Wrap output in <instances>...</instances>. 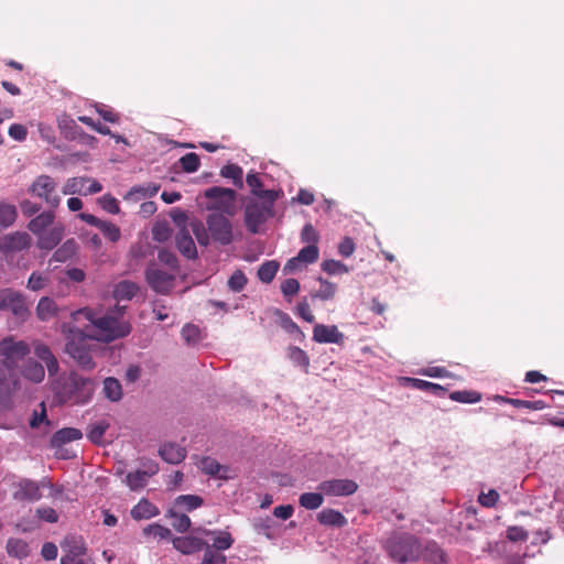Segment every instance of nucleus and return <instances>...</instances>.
Returning a JSON list of instances; mask_svg holds the SVG:
<instances>
[{
	"label": "nucleus",
	"instance_id": "c85d7f7f",
	"mask_svg": "<svg viewBox=\"0 0 564 564\" xmlns=\"http://www.w3.org/2000/svg\"><path fill=\"white\" fill-rule=\"evenodd\" d=\"M203 498L197 495H181L175 499L174 508H177L180 511L191 512L203 506Z\"/></svg>",
	"mask_w": 564,
	"mask_h": 564
},
{
	"label": "nucleus",
	"instance_id": "5701e85b",
	"mask_svg": "<svg viewBox=\"0 0 564 564\" xmlns=\"http://www.w3.org/2000/svg\"><path fill=\"white\" fill-rule=\"evenodd\" d=\"M34 354L39 359L45 362L50 376H55L58 372V361L47 345L36 343Z\"/></svg>",
	"mask_w": 564,
	"mask_h": 564
},
{
	"label": "nucleus",
	"instance_id": "2eb2a0df",
	"mask_svg": "<svg viewBox=\"0 0 564 564\" xmlns=\"http://www.w3.org/2000/svg\"><path fill=\"white\" fill-rule=\"evenodd\" d=\"M143 467L142 470L138 469L127 474L124 482L131 490L142 489L148 484V479L159 471V466L154 462L144 463Z\"/></svg>",
	"mask_w": 564,
	"mask_h": 564
},
{
	"label": "nucleus",
	"instance_id": "423d86ee",
	"mask_svg": "<svg viewBox=\"0 0 564 564\" xmlns=\"http://www.w3.org/2000/svg\"><path fill=\"white\" fill-rule=\"evenodd\" d=\"M61 545L64 552L61 564H95L93 558L87 555V549L82 538L66 536Z\"/></svg>",
	"mask_w": 564,
	"mask_h": 564
},
{
	"label": "nucleus",
	"instance_id": "bb28decb",
	"mask_svg": "<svg viewBox=\"0 0 564 564\" xmlns=\"http://www.w3.org/2000/svg\"><path fill=\"white\" fill-rule=\"evenodd\" d=\"M54 218L53 212L41 213L30 220L28 228L31 232L39 236L54 223Z\"/></svg>",
	"mask_w": 564,
	"mask_h": 564
},
{
	"label": "nucleus",
	"instance_id": "6ab92c4d",
	"mask_svg": "<svg viewBox=\"0 0 564 564\" xmlns=\"http://www.w3.org/2000/svg\"><path fill=\"white\" fill-rule=\"evenodd\" d=\"M63 235L64 227L62 225H55L50 230L43 231L37 236V247L43 250H52L59 243Z\"/></svg>",
	"mask_w": 564,
	"mask_h": 564
},
{
	"label": "nucleus",
	"instance_id": "37998d69",
	"mask_svg": "<svg viewBox=\"0 0 564 564\" xmlns=\"http://www.w3.org/2000/svg\"><path fill=\"white\" fill-rule=\"evenodd\" d=\"M22 373L26 379H29L33 382H36V383L41 382L45 376L43 366L34 360H30L26 364Z\"/></svg>",
	"mask_w": 564,
	"mask_h": 564
},
{
	"label": "nucleus",
	"instance_id": "de8ad7c7",
	"mask_svg": "<svg viewBox=\"0 0 564 564\" xmlns=\"http://www.w3.org/2000/svg\"><path fill=\"white\" fill-rule=\"evenodd\" d=\"M87 182H90L89 177L69 178L63 188V194H65V195H68V194L85 195V185L87 184Z\"/></svg>",
	"mask_w": 564,
	"mask_h": 564
},
{
	"label": "nucleus",
	"instance_id": "ddd939ff",
	"mask_svg": "<svg viewBox=\"0 0 564 564\" xmlns=\"http://www.w3.org/2000/svg\"><path fill=\"white\" fill-rule=\"evenodd\" d=\"M0 310L9 311L17 316H24L28 312L24 297L12 289L0 290Z\"/></svg>",
	"mask_w": 564,
	"mask_h": 564
},
{
	"label": "nucleus",
	"instance_id": "5fc2aeb1",
	"mask_svg": "<svg viewBox=\"0 0 564 564\" xmlns=\"http://www.w3.org/2000/svg\"><path fill=\"white\" fill-rule=\"evenodd\" d=\"M189 227L199 245L207 246L209 243V231L206 230L202 221L193 220L189 223Z\"/></svg>",
	"mask_w": 564,
	"mask_h": 564
},
{
	"label": "nucleus",
	"instance_id": "09e8293b",
	"mask_svg": "<svg viewBox=\"0 0 564 564\" xmlns=\"http://www.w3.org/2000/svg\"><path fill=\"white\" fill-rule=\"evenodd\" d=\"M159 189H160L159 184L149 183L143 186L132 187L128 193V197H135L137 199L152 197V196L156 195Z\"/></svg>",
	"mask_w": 564,
	"mask_h": 564
},
{
	"label": "nucleus",
	"instance_id": "79ce46f5",
	"mask_svg": "<svg viewBox=\"0 0 564 564\" xmlns=\"http://www.w3.org/2000/svg\"><path fill=\"white\" fill-rule=\"evenodd\" d=\"M6 547L10 556L23 558L29 555V545L25 541L21 539H9Z\"/></svg>",
	"mask_w": 564,
	"mask_h": 564
},
{
	"label": "nucleus",
	"instance_id": "a211bd4d",
	"mask_svg": "<svg viewBox=\"0 0 564 564\" xmlns=\"http://www.w3.org/2000/svg\"><path fill=\"white\" fill-rule=\"evenodd\" d=\"M78 217L86 224L97 227L111 242H116L120 239V229L113 223L101 220L98 217L87 213H80Z\"/></svg>",
	"mask_w": 564,
	"mask_h": 564
},
{
	"label": "nucleus",
	"instance_id": "680f3d73",
	"mask_svg": "<svg viewBox=\"0 0 564 564\" xmlns=\"http://www.w3.org/2000/svg\"><path fill=\"white\" fill-rule=\"evenodd\" d=\"M318 238H319V236L312 224H306L303 227L302 232H301V240L303 242L317 246Z\"/></svg>",
	"mask_w": 564,
	"mask_h": 564
},
{
	"label": "nucleus",
	"instance_id": "4c0bfd02",
	"mask_svg": "<svg viewBox=\"0 0 564 564\" xmlns=\"http://www.w3.org/2000/svg\"><path fill=\"white\" fill-rule=\"evenodd\" d=\"M18 217L17 207L13 204L0 203V227L8 228L14 224Z\"/></svg>",
	"mask_w": 564,
	"mask_h": 564
},
{
	"label": "nucleus",
	"instance_id": "49530a36",
	"mask_svg": "<svg viewBox=\"0 0 564 564\" xmlns=\"http://www.w3.org/2000/svg\"><path fill=\"white\" fill-rule=\"evenodd\" d=\"M167 517L172 519L171 524L177 532H186L191 527V519L183 512L172 509L169 511Z\"/></svg>",
	"mask_w": 564,
	"mask_h": 564
},
{
	"label": "nucleus",
	"instance_id": "603ef678",
	"mask_svg": "<svg viewBox=\"0 0 564 564\" xmlns=\"http://www.w3.org/2000/svg\"><path fill=\"white\" fill-rule=\"evenodd\" d=\"M318 256L319 250L316 245H307L306 247L302 248L297 253L299 260H301L304 264H311L316 262Z\"/></svg>",
	"mask_w": 564,
	"mask_h": 564
},
{
	"label": "nucleus",
	"instance_id": "69168bd1",
	"mask_svg": "<svg viewBox=\"0 0 564 564\" xmlns=\"http://www.w3.org/2000/svg\"><path fill=\"white\" fill-rule=\"evenodd\" d=\"M507 538L512 542L527 541L529 533L522 527H509L507 529Z\"/></svg>",
	"mask_w": 564,
	"mask_h": 564
},
{
	"label": "nucleus",
	"instance_id": "a19ab883",
	"mask_svg": "<svg viewBox=\"0 0 564 564\" xmlns=\"http://www.w3.org/2000/svg\"><path fill=\"white\" fill-rule=\"evenodd\" d=\"M220 175L226 178L232 180V183L236 187L242 188L243 187V181L242 175L243 171L242 169L237 164H226L220 170Z\"/></svg>",
	"mask_w": 564,
	"mask_h": 564
},
{
	"label": "nucleus",
	"instance_id": "bf43d9fd",
	"mask_svg": "<svg viewBox=\"0 0 564 564\" xmlns=\"http://www.w3.org/2000/svg\"><path fill=\"white\" fill-rule=\"evenodd\" d=\"M199 328L193 324H186L182 328V337L187 344H195L199 339Z\"/></svg>",
	"mask_w": 564,
	"mask_h": 564
},
{
	"label": "nucleus",
	"instance_id": "2f4dec72",
	"mask_svg": "<svg viewBox=\"0 0 564 564\" xmlns=\"http://www.w3.org/2000/svg\"><path fill=\"white\" fill-rule=\"evenodd\" d=\"M203 533L214 536V543L210 546L217 551L228 550L234 544V539L227 531L203 530Z\"/></svg>",
	"mask_w": 564,
	"mask_h": 564
},
{
	"label": "nucleus",
	"instance_id": "b1692460",
	"mask_svg": "<svg viewBox=\"0 0 564 564\" xmlns=\"http://www.w3.org/2000/svg\"><path fill=\"white\" fill-rule=\"evenodd\" d=\"M83 437L80 430L75 427H64L56 431L51 438V446L54 448L62 447L63 445L78 441Z\"/></svg>",
	"mask_w": 564,
	"mask_h": 564
},
{
	"label": "nucleus",
	"instance_id": "cd10ccee",
	"mask_svg": "<svg viewBox=\"0 0 564 564\" xmlns=\"http://www.w3.org/2000/svg\"><path fill=\"white\" fill-rule=\"evenodd\" d=\"M496 400L499 402L510 404L514 408H523V409H528L531 411H540V410L547 408V404L542 400L527 401V400L507 398V397H501V395H497Z\"/></svg>",
	"mask_w": 564,
	"mask_h": 564
},
{
	"label": "nucleus",
	"instance_id": "a878e982",
	"mask_svg": "<svg viewBox=\"0 0 564 564\" xmlns=\"http://www.w3.org/2000/svg\"><path fill=\"white\" fill-rule=\"evenodd\" d=\"M160 513L159 509L148 499H141L132 509L131 517L134 520L150 519Z\"/></svg>",
	"mask_w": 564,
	"mask_h": 564
},
{
	"label": "nucleus",
	"instance_id": "7c9ffc66",
	"mask_svg": "<svg viewBox=\"0 0 564 564\" xmlns=\"http://www.w3.org/2000/svg\"><path fill=\"white\" fill-rule=\"evenodd\" d=\"M138 291L139 286L134 282L123 280L116 284L113 289V296L117 301H129Z\"/></svg>",
	"mask_w": 564,
	"mask_h": 564
},
{
	"label": "nucleus",
	"instance_id": "aec40b11",
	"mask_svg": "<svg viewBox=\"0 0 564 564\" xmlns=\"http://www.w3.org/2000/svg\"><path fill=\"white\" fill-rule=\"evenodd\" d=\"M173 545L183 554H193L206 547V543L198 536L187 535L173 539Z\"/></svg>",
	"mask_w": 564,
	"mask_h": 564
},
{
	"label": "nucleus",
	"instance_id": "f257e3e1",
	"mask_svg": "<svg viewBox=\"0 0 564 564\" xmlns=\"http://www.w3.org/2000/svg\"><path fill=\"white\" fill-rule=\"evenodd\" d=\"M124 314L126 306L120 305L109 310L102 316L89 307H84L73 312L70 318L73 323H79L82 318L88 321L95 328V333H91L95 340L111 343L131 333V324L124 318Z\"/></svg>",
	"mask_w": 564,
	"mask_h": 564
},
{
	"label": "nucleus",
	"instance_id": "58836bf2",
	"mask_svg": "<svg viewBox=\"0 0 564 564\" xmlns=\"http://www.w3.org/2000/svg\"><path fill=\"white\" fill-rule=\"evenodd\" d=\"M324 502V494L318 492H304L299 498V503L306 510H316Z\"/></svg>",
	"mask_w": 564,
	"mask_h": 564
},
{
	"label": "nucleus",
	"instance_id": "1a4fd4ad",
	"mask_svg": "<svg viewBox=\"0 0 564 564\" xmlns=\"http://www.w3.org/2000/svg\"><path fill=\"white\" fill-rule=\"evenodd\" d=\"M317 490L328 497H346L354 495L358 490V485L350 479H329L319 482Z\"/></svg>",
	"mask_w": 564,
	"mask_h": 564
},
{
	"label": "nucleus",
	"instance_id": "0e129e2a",
	"mask_svg": "<svg viewBox=\"0 0 564 564\" xmlns=\"http://www.w3.org/2000/svg\"><path fill=\"white\" fill-rule=\"evenodd\" d=\"M47 283V278L37 273V272H33L29 280H28V289L32 290V291H40L42 289L45 288Z\"/></svg>",
	"mask_w": 564,
	"mask_h": 564
},
{
	"label": "nucleus",
	"instance_id": "6e6d98bb",
	"mask_svg": "<svg viewBox=\"0 0 564 564\" xmlns=\"http://www.w3.org/2000/svg\"><path fill=\"white\" fill-rule=\"evenodd\" d=\"M321 267L324 272L330 275L344 274L348 272V268L346 264L333 259L323 261Z\"/></svg>",
	"mask_w": 564,
	"mask_h": 564
},
{
	"label": "nucleus",
	"instance_id": "f8f14e48",
	"mask_svg": "<svg viewBox=\"0 0 564 564\" xmlns=\"http://www.w3.org/2000/svg\"><path fill=\"white\" fill-rule=\"evenodd\" d=\"M145 279L150 288L156 293L167 294L174 286V275L155 267L147 269Z\"/></svg>",
	"mask_w": 564,
	"mask_h": 564
},
{
	"label": "nucleus",
	"instance_id": "6e6552de",
	"mask_svg": "<svg viewBox=\"0 0 564 564\" xmlns=\"http://www.w3.org/2000/svg\"><path fill=\"white\" fill-rule=\"evenodd\" d=\"M30 192L44 199L51 208L59 205L61 198L56 193V183L48 175L39 176L30 187Z\"/></svg>",
	"mask_w": 564,
	"mask_h": 564
},
{
	"label": "nucleus",
	"instance_id": "c03bdc74",
	"mask_svg": "<svg viewBox=\"0 0 564 564\" xmlns=\"http://www.w3.org/2000/svg\"><path fill=\"white\" fill-rule=\"evenodd\" d=\"M449 399L459 403H477L481 400V393L474 390L453 391Z\"/></svg>",
	"mask_w": 564,
	"mask_h": 564
},
{
	"label": "nucleus",
	"instance_id": "3c124183",
	"mask_svg": "<svg viewBox=\"0 0 564 564\" xmlns=\"http://www.w3.org/2000/svg\"><path fill=\"white\" fill-rule=\"evenodd\" d=\"M180 165L184 172L194 173L199 169V156L194 152L186 153L180 159Z\"/></svg>",
	"mask_w": 564,
	"mask_h": 564
},
{
	"label": "nucleus",
	"instance_id": "864d4df0",
	"mask_svg": "<svg viewBox=\"0 0 564 564\" xmlns=\"http://www.w3.org/2000/svg\"><path fill=\"white\" fill-rule=\"evenodd\" d=\"M144 535H152L153 538H158L160 540H166L170 539L172 533L171 530L166 527H163L159 523H152L147 525L143 529Z\"/></svg>",
	"mask_w": 564,
	"mask_h": 564
},
{
	"label": "nucleus",
	"instance_id": "a18cd8bd",
	"mask_svg": "<svg viewBox=\"0 0 564 564\" xmlns=\"http://www.w3.org/2000/svg\"><path fill=\"white\" fill-rule=\"evenodd\" d=\"M279 270V263L276 261H267L258 269V278L263 283H270Z\"/></svg>",
	"mask_w": 564,
	"mask_h": 564
},
{
	"label": "nucleus",
	"instance_id": "7ed1b4c3",
	"mask_svg": "<svg viewBox=\"0 0 564 564\" xmlns=\"http://www.w3.org/2000/svg\"><path fill=\"white\" fill-rule=\"evenodd\" d=\"M386 550L395 562L406 563L419 558L421 545L411 534H394L387 540Z\"/></svg>",
	"mask_w": 564,
	"mask_h": 564
},
{
	"label": "nucleus",
	"instance_id": "052dcab7",
	"mask_svg": "<svg viewBox=\"0 0 564 564\" xmlns=\"http://www.w3.org/2000/svg\"><path fill=\"white\" fill-rule=\"evenodd\" d=\"M499 500V494L495 489H490L488 492H481L478 496V502L486 508H492Z\"/></svg>",
	"mask_w": 564,
	"mask_h": 564
},
{
	"label": "nucleus",
	"instance_id": "c756f323",
	"mask_svg": "<svg viewBox=\"0 0 564 564\" xmlns=\"http://www.w3.org/2000/svg\"><path fill=\"white\" fill-rule=\"evenodd\" d=\"M319 288L315 292L311 293L313 300L318 299L321 301H330L335 297L337 292V284L329 282L323 278H318Z\"/></svg>",
	"mask_w": 564,
	"mask_h": 564
},
{
	"label": "nucleus",
	"instance_id": "393cba45",
	"mask_svg": "<svg viewBox=\"0 0 564 564\" xmlns=\"http://www.w3.org/2000/svg\"><path fill=\"white\" fill-rule=\"evenodd\" d=\"M317 521L325 527H334V528H343L347 524V519L345 516L330 508L323 509L317 514Z\"/></svg>",
	"mask_w": 564,
	"mask_h": 564
},
{
	"label": "nucleus",
	"instance_id": "9d476101",
	"mask_svg": "<svg viewBox=\"0 0 564 564\" xmlns=\"http://www.w3.org/2000/svg\"><path fill=\"white\" fill-rule=\"evenodd\" d=\"M272 216V209L270 206H265L259 203H250L245 209V224L251 234H257L259 227Z\"/></svg>",
	"mask_w": 564,
	"mask_h": 564
},
{
	"label": "nucleus",
	"instance_id": "20e7f679",
	"mask_svg": "<svg viewBox=\"0 0 564 564\" xmlns=\"http://www.w3.org/2000/svg\"><path fill=\"white\" fill-rule=\"evenodd\" d=\"M95 388L96 381L94 379L72 371L63 386V393L67 401L75 404H86L91 400Z\"/></svg>",
	"mask_w": 564,
	"mask_h": 564
},
{
	"label": "nucleus",
	"instance_id": "13d9d810",
	"mask_svg": "<svg viewBox=\"0 0 564 564\" xmlns=\"http://www.w3.org/2000/svg\"><path fill=\"white\" fill-rule=\"evenodd\" d=\"M226 556L212 549L210 545H206L204 557L200 564H226Z\"/></svg>",
	"mask_w": 564,
	"mask_h": 564
},
{
	"label": "nucleus",
	"instance_id": "72a5a7b5",
	"mask_svg": "<svg viewBox=\"0 0 564 564\" xmlns=\"http://www.w3.org/2000/svg\"><path fill=\"white\" fill-rule=\"evenodd\" d=\"M197 467L208 476H219L226 478L224 475H219L220 470H227L226 467L221 466L215 458L209 456H203L197 463Z\"/></svg>",
	"mask_w": 564,
	"mask_h": 564
},
{
	"label": "nucleus",
	"instance_id": "9b49d317",
	"mask_svg": "<svg viewBox=\"0 0 564 564\" xmlns=\"http://www.w3.org/2000/svg\"><path fill=\"white\" fill-rule=\"evenodd\" d=\"M12 498L17 501H37L42 498V492L37 481L21 478L12 484Z\"/></svg>",
	"mask_w": 564,
	"mask_h": 564
},
{
	"label": "nucleus",
	"instance_id": "412c9836",
	"mask_svg": "<svg viewBox=\"0 0 564 564\" xmlns=\"http://www.w3.org/2000/svg\"><path fill=\"white\" fill-rule=\"evenodd\" d=\"M159 454L166 463L176 465L185 459L186 449L176 443H165L160 447Z\"/></svg>",
	"mask_w": 564,
	"mask_h": 564
},
{
	"label": "nucleus",
	"instance_id": "473e14b6",
	"mask_svg": "<svg viewBox=\"0 0 564 564\" xmlns=\"http://www.w3.org/2000/svg\"><path fill=\"white\" fill-rule=\"evenodd\" d=\"M102 391L105 397L112 402L120 401L123 395L120 381L113 377H108L104 380Z\"/></svg>",
	"mask_w": 564,
	"mask_h": 564
},
{
	"label": "nucleus",
	"instance_id": "4d7b16f0",
	"mask_svg": "<svg viewBox=\"0 0 564 564\" xmlns=\"http://www.w3.org/2000/svg\"><path fill=\"white\" fill-rule=\"evenodd\" d=\"M248 280L241 270H236L228 280V286L234 292H240L245 289Z\"/></svg>",
	"mask_w": 564,
	"mask_h": 564
},
{
	"label": "nucleus",
	"instance_id": "8fccbe9b",
	"mask_svg": "<svg viewBox=\"0 0 564 564\" xmlns=\"http://www.w3.org/2000/svg\"><path fill=\"white\" fill-rule=\"evenodd\" d=\"M109 427V423L107 421H99L95 424H91L89 426V431L87 434V437L94 443V444H100L102 441V437Z\"/></svg>",
	"mask_w": 564,
	"mask_h": 564
},
{
	"label": "nucleus",
	"instance_id": "0eeeda50",
	"mask_svg": "<svg viewBox=\"0 0 564 564\" xmlns=\"http://www.w3.org/2000/svg\"><path fill=\"white\" fill-rule=\"evenodd\" d=\"M207 228L212 238L223 246L232 242V225L230 220L223 214H210L207 217Z\"/></svg>",
	"mask_w": 564,
	"mask_h": 564
},
{
	"label": "nucleus",
	"instance_id": "e433bc0d",
	"mask_svg": "<svg viewBox=\"0 0 564 564\" xmlns=\"http://www.w3.org/2000/svg\"><path fill=\"white\" fill-rule=\"evenodd\" d=\"M57 311V305L54 300L50 297H42L36 306V315L41 321L51 319Z\"/></svg>",
	"mask_w": 564,
	"mask_h": 564
},
{
	"label": "nucleus",
	"instance_id": "f03ea898",
	"mask_svg": "<svg viewBox=\"0 0 564 564\" xmlns=\"http://www.w3.org/2000/svg\"><path fill=\"white\" fill-rule=\"evenodd\" d=\"M77 323H64L62 325V333L65 336V352L72 357L76 364L84 370H93L96 362L91 356L95 345L93 340L95 337L91 333L87 332V326L82 329Z\"/></svg>",
	"mask_w": 564,
	"mask_h": 564
},
{
	"label": "nucleus",
	"instance_id": "4468645a",
	"mask_svg": "<svg viewBox=\"0 0 564 564\" xmlns=\"http://www.w3.org/2000/svg\"><path fill=\"white\" fill-rule=\"evenodd\" d=\"M205 197L215 202V208L229 212L234 207L236 192L231 188L214 186L205 191Z\"/></svg>",
	"mask_w": 564,
	"mask_h": 564
},
{
	"label": "nucleus",
	"instance_id": "39448f33",
	"mask_svg": "<svg viewBox=\"0 0 564 564\" xmlns=\"http://www.w3.org/2000/svg\"><path fill=\"white\" fill-rule=\"evenodd\" d=\"M31 352L29 344L24 340H17L13 336H7L0 340V356L2 365L8 370L18 368L19 362Z\"/></svg>",
	"mask_w": 564,
	"mask_h": 564
},
{
	"label": "nucleus",
	"instance_id": "dca6fc26",
	"mask_svg": "<svg viewBox=\"0 0 564 564\" xmlns=\"http://www.w3.org/2000/svg\"><path fill=\"white\" fill-rule=\"evenodd\" d=\"M31 246V237L26 232L15 231L0 237V251L18 252Z\"/></svg>",
	"mask_w": 564,
	"mask_h": 564
},
{
	"label": "nucleus",
	"instance_id": "338daca9",
	"mask_svg": "<svg viewBox=\"0 0 564 564\" xmlns=\"http://www.w3.org/2000/svg\"><path fill=\"white\" fill-rule=\"evenodd\" d=\"M281 291L285 297H291L300 291V282L296 279H286L281 284Z\"/></svg>",
	"mask_w": 564,
	"mask_h": 564
},
{
	"label": "nucleus",
	"instance_id": "f3484780",
	"mask_svg": "<svg viewBox=\"0 0 564 564\" xmlns=\"http://www.w3.org/2000/svg\"><path fill=\"white\" fill-rule=\"evenodd\" d=\"M345 335L336 325L316 324L313 328V340L319 344L343 345Z\"/></svg>",
	"mask_w": 564,
	"mask_h": 564
},
{
	"label": "nucleus",
	"instance_id": "f704fd0d",
	"mask_svg": "<svg viewBox=\"0 0 564 564\" xmlns=\"http://www.w3.org/2000/svg\"><path fill=\"white\" fill-rule=\"evenodd\" d=\"M76 251L77 242L74 239H68L55 250L52 260L55 262H66L76 254Z\"/></svg>",
	"mask_w": 564,
	"mask_h": 564
},
{
	"label": "nucleus",
	"instance_id": "e2e57ef3",
	"mask_svg": "<svg viewBox=\"0 0 564 564\" xmlns=\"http://www.w3.org/2000/svg\"><path fill=\"white\" fill-rule=\"evenodd\" d=\"M99 204L100 206L102 207L104 210L110 213V214H118L120 212V208H119V205H118V200L107 194V195H104L102 197L99 198Z\"/></svg>",
	"mask_w": 564,
	"mask_h": 564
},
{
	"label": "nucleus",
	"instance_id": "c9c22d12",
	"mask_svg": "<svg viewBox=\"0 0 564 564\" xmlns=\"http://www.w3.org/2000/svg\"><path fill=\"white\" fill-rule=\"evenodd\" d=\"M406 380L409 382H411L413 388L433 393L437 397L445 395V393L447 391L446 388H444L443 386H441L438 383H434V382H430V381H425V380L416 379V378H406Z\"/></svg>",
	"mask_w": 564,
	"mask_h": 564
},
{
	"label": "nucleus",
	"instance_id": "774afa93",
	"mask_svg": "<svg viewBox=\"0 0 564 564\" xmlns=\"http://www.w3.org/2000/svg\"><path fill=\"white\" fill-rule=\"evenodd\" d=\"M36 516L39 519L48 523H56L58 521L57 512L51 507H42L36 509Z\"/></svg>",
	"mask_w": 564,
	"mask_h": 564
},
{
	"label": "nucleus",
	"instance_id": "ea45409f",
	"mask_svg": "<svg viewBox=\"0 0 564 564\" xmlns=\"http://www.w3.org/2000/svg\"><path fill=\"white\" fill-rule=\"evenodd\" d=\"M288 357L295 366L301 367L305 373L308 372L310 357L303 349L291 346L288 349Z\"/></svg>",
	"mask_w": 564,
	"mask_h": 564
},
{
	"label": "nucleus",
	"instance_id": "4be33fe9",
	"mask_svg": "<svg viewBox=\"0 0 564 564\" xmlns=\"http://www.w3.org/2000/svg\"><path fill=\"white\" fill-rule=\"evenodd\" d=\"M175 242L178 251L187 259H195L197 257L195 242L186 228H182L177 232Z\"/></svg>",
	"mask_w": 564,
	"mask_h": 564
}]
</instances>
